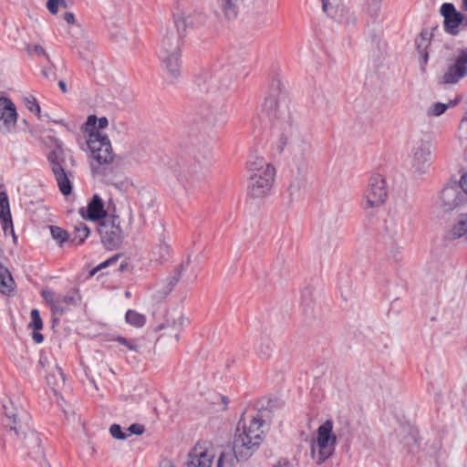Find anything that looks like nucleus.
<instances>
[{
  "mask_svg": "<svg viewBox=\"0 0 467 467\" xmlns=\"http://www.w3.org/2000/svg\"><path fill=\"white\" fill-rule=\"evenodd\" d=\"M262 109L270 123L273 135L277 140V150L280 152L287 150L292 161L298 166L303 165L310 150V139L295 119L288 94L280 83L272 87Z\"/></svg>",
  "mask_w": 467,
  "mask_h": 467,
  "instance_id": "1",
  "label": "nucleus"
},
{
  "mask_svg": "<svg viewBox=\"0 0 467 467\" xmlns=\"http://www.w3.org/2000/svg\"><path fill=\"white\" fill-rule=\"evenodd\" d=\"M3 409L7 420L6 425L16 433L24 447L28 450V456L41 465L45 461L41 440L37 433L30 429L25 421L26 415L23 410L16 407L12 400L5 401Z\"/></svg>",
  "mask_w": 467,
  "mask_h": 467,
  "instance_id": "2",
  "label": "nucleus"
},
{
  "mask_svg": "<svg viewBox=\"0 0 467 467\" xmlns=\"http://www.w3.org/2000/svg\"><path fill=\"white\" fill-rule=\"evenodd\" d=\"M266 430L263 412L258 411L248 422L238 428L233 442V451L237 461L250 458L262 443Z\"/></svg>",
  "mask_w": 467,
  "mask_h": 467,
  "instance_id": "3",
  "label": "nucleus"
},
{
  "mask_svg": "<svg viewBox=\"0 0 467 467\" xmlns=\"http://www.w3.org/2000/svg\"><path fill=\"white\" fill-rule=\"evenodd\" d=\"M248 194L259 199L269 194L275 178V167L263 157L254 156L246 163Z\"/></svg>",
  "mask_w": 467,
  "mask_h": 467,
  "instance_id": "4",
  "label": "nucleus"
},
{
  "mask_svg": "<svg viewBox=\"0 0 467 467\" xmlns=\"http://www.w3.org/2000/svg\"><path fill=\"white\" fill-rule=\"evenodd\" d=\"M159 57L162 67L172 78L181 74V48L179 39L173 28L164 27L161 29Z\"/></svg>",
  "mask_w": 467,
  "mask_h": 467,
  "instance_id": "5",
  "label": "nucleus"
},
{
  "mask_svg": "<svg viewBox=\"0 0 467 467\" xmlns=\"http://www.w3.org/2000/svg\"><path fill=\"white\" fill-rule=\"evenodd\" d=\"M337 436L333 432V422L326 420L321 424L316 437L311 442V457L317 463L321 464L328 459L335 451Z\"/></svg>",
  "mask_w": 467,
  "mask_h": 467,
  "instance_id": "6",
  "label": "nucleus"
},
{
  "mask_svg": "<svg viewBox=\"0 0 467 467\" xmlns=\"http://www.w3.org/2000/svg\"><path fill=\"white\" fill-rule=\"evenodd\" d=\"M389 196V185L380 173L370 175L364 191L363 199L366 209H376L383 205Z\"/></svg>",
  "mask_w": 467,
  "mask_h": 467,
  "instance_id": "7",
  "label": "nucleus"
},
{
  "mask_svg": "<svg viewBox=\"0 0 467 467\" xmlns=\"http://www.w3.org/2000/svg\"><path fill=\"white\" fill-rule=\"evenodd\" d=\"M92 158L99 164H109L114 160L110 141L106 134L99 130H91L87 141Z\"/></svg>",
  "mask_w": 467,
  "mask_h": 467,
  "instance_id": "8",
  "label": "nucleus"
},
{
  "mask_svg": "<svg viewBox=\"0 0 467 467\" xmlns=\"http://www.w3.org/2000/svg\"><path fill=\"white\" fill-rule=\"evenodd\" d=\"M431 166V143L420 140L411 149L410 167L416 175L426 174Z\"/></svg>",
  "mask_w": 467,
  "mask_h": 467,
  "instance_id": "9",
  "label": "nucleus"
},
{
  "mask_svg": "<svg viewBox=\"0 0 467 467\" xmlns=\"http://www.w3.org/2000/svg\"><path fill=\"white\" fill-rule=\"evenodd\" d=\"M465 77H467V47L459 49L451 57L441 77V82L445 85H454Z\"/></svg>",
  "mask_w": 467,
  "mask_h": 467,
  "instance_id": "10",
  "label": "nucleus"
},
{
  "mask_svg": "<svg viewBox=\"0 0 467 467\" xmlns=\"http://www.w3.org/2000/svg\"><path fill=\"white\" fill-rule=\"evenodd\" d=\"M47 159L60 192L64 195L70 194L72 188L69 181V173L66 172L63 167L64 150L60 144L57 145V147L49 152Z\"/></svg>",
  "mask_w": 467,
  "mask_h": 467,
  "instance_id": "11",
  "label": "nucleus"
},
{
  "mask_svg": "<svg viewBox=\"0 0 467 467\" xmlns=\"http://www.w3.org/2000/svg\"><path fill=\"white\" fill-rule=\"evenodd\" d=\"M44 300L50 306L54 315H63L70 306H76L80 296L78 291H71L66 295H57L52 290H43L41 293Z\"/></svg>",
  "mask_w": 467,
  "mask_h": 467,
  "instance_id": "12",
  "label": "nucleus"
},
{
  "mask_svg": "<svg viewBox=\"0 0 467 467\" xmlns=\"http://www.w3.org/2000/svg\"><path fill=\"white\" fill-rule=\"evenodd\" d=\"M99 233L103 244L109 250L118 248L122 243L123 232L116 216L101 222L99 226Z\"/></svg>",
  "mask_w": 467,
  "mask_h": 467,
  "instance_id": "13",
  "label": "nucleus"
},
{
  "mask_svg": "<svg viewBox=\"0 0 467 467\" xmlns=\"http://www.w3.org/2000/svg\"><path fill=\"white\" fill-rule=\"evenodd\" d=\"M171 254L170 239L165 229L161 225L156 233L150 249V261L158 265L167 262Z\"/></svg>",
  "mask_w": 467,
  "mask_h": 467,
  "instance_id": "14",
  "label": "nucleus"
},
{
  "mask_svg": "<svg viewBox=\"0 0 467 467\" xmlns=\"http://www.w3.org/2000/svg\"><path fill=\"white\" fill-rule=\"evenodd\" d=\"M441 14L444 18L445 31L451 35L455 36L461 28L467 27V16L458 12L452 4H443L441 7Z\"/></svg>",
  "mask_w": 467,
  "mask_h": 467,
  "instance_id": "15",
  "label": "nucleus"
},
{
  "mask_svg": "<svg viewBox=\"0 0 467 467\" xmlns=\"http://www.w3.org/2000/svg\"><path fill=\"white\" fill-rule=\"evenodd\" d=\"M206 22L207 16L201 11H194L188 16L178 14L174 16V26L178 34H183L187 28H200L205 26Z\"/></svg>",
  "mask_w": 467,
  "mask_h": 467,
  "instance_id": "16",
  "label": "nucleus"
},
{
  "mask_svg": "<svg viewBox=\"0 0 467 467\" xmlns=\"http://www.w3.org/2000/svg\"><path fill=\"white\" fill-rule=\"evenodd\" d=\"M213 458L212 450L197 443L189 453L185 467H211Z\"/></svg>",
  "mask_w": 467,
  "mask_h": 467,
  "instance_id": "17",
  "label": "nucleus"
},
{
  "mask_svg": "<svg viewBox=\"0 0 467 467\" xmlns=\"http://www.w3.org/2000/svg\"><path fill=\"white\" fill-rule=\"evenodd\" d=\"M232 79V76L224 71H214L205 80V91L213 95L222 94L229 88Z\"/></svg>",
  "mask_w": 467,
  "mask_h": 467,
  "instance_id": "18",
  "label": "nucleus"
},
{
  "mask_svg": "<svg viewBox=\"0 0 467 467\" xmlns=\"http://www.w3.org/2000/svg\"><path fill=\"white\" fill-rule=\"evenodd\" d=\"M463 199V194L457 186L445 187L439 196L438 205L442 212H450L456 208Z\"/></svg>",
  "mask_w": 467,
  "mask_h": 467,
  "instance_id": "19",
  "label": "nucleus"
},
{
  "mask_svg": "<svg viewBox=\"0 0 467 467\" xmlns=\"http://www.w3.org/2000/svg\"><path fill=\"white\" fill-rule=\"evenodd\" d=\"M16 123V111L13 102L6 98H0V131L7 132Z\"/></svg>",
  "mask_w": 467,
  "mask_h": 467,
  "instance_id": "20",
  "label": "nucleus"
},
{
  "mask_svg": "<svg viewBox=\"0 0 467 467\" xmlns=\"http://www.w3.org/2000/svg\"><path fill=\"white\" fill-rule=\"evenodd\" d=\"M402 226L394 217H389L384 223L383 238L387 244L394 245L401 235Z\"/></svg>",
  "mask_w": 467,
  "mask_h": 467,
  "instance_id": "21",
  "label": "nucleus"
},
{
  "mask_svg": "<svg viewBox=\"0 0 467 467\" xmlns=\"http://www.w3.org/2000/svg\"><path fill=\"white\" fill-rule=\"evenodd\" d=\"M188 324V318L183 316H178L176 318H172L171 320L167 319L164 323L160 324L156 330H163L170 328L171 333L173 334V341H179V333L180 331Z\"/></svg>",
  "mask_w": 467,
  "mask_h": 467,
  "instance_id": "22",
  "label": "nucleus"
},
{
  "mask_svg": "<svg viewBox=\"0 0 467 467\" xmlns=\"http://www.w3.org/2000/svg\"><path fill=\"white\" fill-rule=\"evenodd\" d=\"M107 212L102 199L98 194H95L88 205V218L91 221H97L105 218Z\"/></svg>",
  "mask_w": 467,
  "mask_h": 467,
  "instance_id": "23",
  "label": "nucleus"
},
{
  "mask_svg": "<svg viewBox=\"0 0 467 467\" xmlns=\"http://www.w3.org/2000/svg\"><path fill=\"white\" fill-rule=\"evenodd\" d=\"M322 8L324 12L335 19L341 22L344 19L348 10L340 5L338 0H323Z\"/></svg>",
  "mask_w": 467,
  "mask_h": 467,
  "instance_id": "24",
  "label": "nucleus"
},
{
  "mask_svg": "<svg viewBox=\"0 0 467 467\" xmlns=\"http://www.w3.org/2000/svg\"><path fill=\"white\" fill-rule=\"evenodd\" d=\"M0 219L3 222L5 232L7 230L8 226L13 227L9 201L5 192H0ZM11 230L13 231V228H11Z\"/></svg>",
  "mask_w": 467,
  "mask_h": 467,
  "instance_id": "25",
  "label": "nucleus"
},
{
  "mask_svg": "<svg viewBox=\"0 0 467 467\" xmlns=\"http://www.w3.org/2000/svg\"><path fill=\"white\" fill-rule=\"evenodd\" d=\"M223 16L232 20L237 16L239 0H217Z\"/></svg>",
  "mask_w": 467,
  "mask_h": 467,
  "instance_id": "26",
  "label": "nucleus"
},
{
  "mask_svg": "<svg viewBox=\"0 0 467 467\" xmlns=\"http://www.w3.org/2000/svg\"><path fill=\"white\" fill-rule=\"evenodd\" d=\"M191 258L190 256L187 257L186 260L182 261L173 271L172 275L167 278L168 283V292H171L173 287L177 285V283L180 281L182 274L187 270L188 266L190 265Z\"/></svg>",
  "mask_w": 467,
  "mask_h": 467,
  "instance_id": "27",
  "label": "nucleus"
},
{
  "mask_svg": "<svg viewBox=\"0 0 467 467\" xmlns=\"http://www.w3.org/2000/svg\"><path fill=\"white\" fill-rule=\"evenodd\" d=\"M450 234L451 238L465 236L467 239V213L460 214L452 225Z\"/></svg>",
  "mask_w": 467,
  "mask_h": 467,
  "instance_id": "28",
  "label": "nucleus"
},
{
  "mask_svg": "<svg viewBox=\"0 0 467 467\" xmlns=\"http://www.w3.org/2000/svg\"><path fill=\"white\" fill-rule=\"evenodd\" d=\"M457 100H450L448 103L436 102L431 105L426 111L428 117H439L442 115L449 108L456 106Z\"/></svg>",
  "mask_w": 467,
  "mask_h": 467,
  "instance_id": "29",
  "label": "nucleus"
},
{
  "mask_svg": "<svg viewBox=\"0 0 467 467\" xmlns=\"http://www.w3.org/2000/svg\"><path fill=\"white\" fill-rule=\"evenodd\" d=\"M88 234V227L84 223H79L75 226L73 237L70 239V243L79 245L84 242Z\"/></svg>",
  "mask_w": 467,
  "mask_h": 467,
  "instance_id": "30",
  "label": "nucleus"
},
{
  "mask_svg": "<svg viewBox=\"0 0 467 467\" xmlns=\"http://www.w3.org/2000/svg\"><path fill=\"white\" fill-rule=\"evenodd\" d=\"M125 319L128 324L135 327H141L146 322V317L144 315L132 309L127 311Z\"/></svg>",
  "mask_w": 467,
  "mask_h": 467,
  "instance_id": "31",
  "label": "nucleus"
},
{
  "mask_svg": "<svg viewBox=\"0 0 467 467\" xmlns=\"http://www.w3.org/2000/svg\"><path fill=\"white\" fill-rule=\"evenodd\" d=\"M97 123H98V129L103 130L108 126L109 121L106 117L97 119V117L95 115H89L88 117L86 124H85L86 130L88 131L89 133L91 130H96Z\"/></svg>",
  "mask_w": 467,
  "mask_h": 467,
  "instance_id": "32",
  "label": "nucleus"
},
{
  "mask_svg": "<svg viewBox=\"0 0 467 467\" xmlns=\"http://www.w3.org/2000/svg\"><path fill=\"white\" fill-rule=\"evenodd\" d=\"M224 112L225 109L223 104L217 105L215 107H211L209 108V112L206 114V119L208 121L215 124L219 120H221Z\"/></svg>",
  "mask_w": 467,
  "mask_h": 467,
  "instance_id": "33",
  "label": "nucleus"
},
{
  "mask_svg": "<svg viewBox=\"0 0 467 467\" xmlns=\"http://www.w3.org/2000/svg\"><path fill=\"white\" fill-rule=\"evenodd\" d=\"M47 382L50 385L53 386H58L59 384H64L65 382V376L62 371V368L56 365L53 368L52 373H50L47 378Z\"/></svg>",
  "mask_w": 467,
  "mask_h": 467,
  "instance_id": "34",
  "label": "nucleus"
},
{
  "mask_svg": "<svg viewBox=\"0 0 467 467\" xmlns=\"http://www.w3.org/2000/svg\"><path fill=\"white\" fill-rule=\"evenodd\" d=\"M50 234L52 238L59 244L62 245L68 240L67 233L58 226H49Z\"/></svg>",
  "mask_w": 467,
  "mask_h": 467,
  "instance_id": "35",
  "label": "nucleus"
},
{
  "mask_svg": "<svg viewBox=\"0 0 467 467\" xmlns=\"http://www.w3.org/2000/svg\"><path fill=\"white\" fill-rule=\"evenodd\" d=\"M416 43H417V46H418V48H419L420 54H422V56L424 57V59L427 60L428 54L425 52V50L430 43V38H429L428 34L421 33L420 35V37L416 40Z\"/></svg>",
  "mask_w": 467,
  "mask_h": 467,
  "instance_id": "36",
  "label": "nucleus"
},
{
  "mask_svg": "<svg viewBox=\"0 0 467 467\" xmlns=\"http://www.w3.org/2000/svg\"><path fill=\"white\" fill-rule=\"evenodd\" d=\"M201 176H193L191 171L181 174L179 181L183 184L185 190H187L188 186H191L194 183V182L199 181Z\"/></svg>",
  "mask_w": 467,
  "mask_h": 467,
  "instance_id": "37",
  "label": "nucleus"
},
{
  "mask_svg": "<svg viewBox=\"0 0 467 467\" xmlns=\"http://www.w3.org/2000/svg\"><path fill=\"white\" fill-rule=\"evenodd\" d=\"M26 50L31 57H45L49 60V56L41 45L36 44L33 46H27Z\"/></svg>",
  "mask_w": 467,
  "mask_h": 467,
  "instance_id": "38",
  "label": "nucleus"
},
{
  "mask_svg": "<svg viewBox=\"0 0 467 467\" xmlns=\"http://www.w3.org/2000/svg\"><path fill=\"white\" fill-rule=\"evenodd\" d=\"M116 341L119 344L125 346L129 350L132 352H139L140 351V345L136 342L134 339H128L123 337H119L116 338Z\"/></svg>",
  "mask_w": 467,
  "mask_h": 467,
  "instance_id": "39",
  "label": "nucleus"
},
{
  "mask_svg": "<svg viewBox=\"0 0 467 467\" xmlns=\"http://www.w3.org/2000/svg\"><path fill=\"white\" fill-rule=\"evenodd\" d=\"M29 327L33 330H40L43 327V322L37 309H32L31 311V322Z\"/></svg>",
  "mask_w": 467,
  "mask_h": 467,
  "instance_id": "40",
  "label": "nucleus"
},
{
  "mask_svg": "<svg viewBox=\"0 0 467 467\" xmlns=\"http://www.w3.org/2000/svg\"><path fill=\"white\" fill-rule=\"evenodd\" d=\"M109 433L116 440H126L129 437L127 431H123L119 424H112L109 427Z\"/></svg>",
  "mask_w": 467,
  "mask_h": 467,
  "instance_id": "41",
  "label": "nucleus"
},
{
  "mask_svg": "<svg viewBox=\"0 0 467 467\" xmlns=\"http://www.w3.org/2000/svg\"><path fill=\"white\" fill-rule=\"evenodd\" d=\"M26 107L34 114H36L38 118H40V106L37 103L36 99L34 97H29L25 99Z\"/></svg>",
  "mask_w": 467,
  "mask_h": 467,
  "instance_id": "42",
  "label": "nucleus"
},
{
  "mask_svg": "<svg viewBox=\"0 0 467 467\" xmlns=\"http://www.w3.org/2000/svg\"><path fill=\"white\" fill-rule=\"evenodd\" d=\"M234 459L231 454L226 452H222L217 461L216 467H224L225 465L233 466Z\"/></svg>",
  "mask_w": 467,
  "mask_h": 467,
  "instance_id": "43",
  "label": "nucleus"
},
{
  "mask_svg": "<svg viewBox=\"0 0 467 467\" xmlns=\"http://www.w3.org/2000/svg\"><path fill=\"white\" fill-rule=\"evenodd\" d=\"M119 254H115L113 255L112 257H110L109 259L102 262L101 264H99L97 267H95L91 272H90V275H94L98 271L103 269V268H106L107 266L112 265L113 263H115L118 259H119Z\"/></svg>",
  "mask_w": 467,
  "mask_h": 467,
  "instance_id": "44",
  "label": "nucleus"
},
{
  "mask_svg": "<svg viewBox=\"0 0 467 467\" xmlns=\"http://www.w3.org/2000/svg\"><path fill=\"white\" fill-rule=\"evenodd\" d=\"M315 303L311 299L304 300L302 303L303 312L306 317H312L315 312Z\"/></svg>",
  "mask_w": 467,
  "mask_h": 467,
  "instance_id": "45",
  "label": "nucleus"
},
{
  "mask_svg": "<svg viewBox=\"0 0 467 467\" xmlns=\"http://www.w3.org/2000/svg\"><path fill=\"white\" fill-rule=\"evenodd\" d=\"M60 5H65V1L64 0H48L47 3V7L51 14L55 15L58 12Z\"/></svg>",
  "mask_w": 467,
  "mask_h": 467,
  "instance_id": "46",
  "label": "nucleus"
},
{
  "mask_svg": "<svg viewBox=\"0 0 467 467\" xmlns=\"http://www.w3.org/2000/svg\"><path fill=\"white\" fill-rule=\"evenodd\" d=\"M145 431V428L143 425H140V424H138V423H134V424H131L128 429H127V433L129 434V437L132 434H135V435H141L143 434V432Z\"/></svg>",
  "mask_w": 467,
  "mask_h": 467,
  "instance_id": "47",
  "label": "nucleus"
},
{
  "mask_svg": "<svg viewBox=\"0 0 467 467\" xmlns=\"http://www.w3.org/2000/svg\"><path fill=\"white\" fill-rule=\"evenodd\" d=\"M302 185H303V182L300 180H296V181L291 182L288 187V192H289L290 195H296L299 192Z\"/></svg>",
  "mask_w": 467,
  "mask_h": 467,
  "instance_id": "48",
  "label": "nucleus"
},
{
  "mask_svg": "<svg viewBox=\"0 0 467 467\" xmlns=\"http://www.w3.org/2000/svg\"><path fill=\"white\" fill-rule=\"evenodd\" d=\"M274 467H295V466L287 460L282 459V460L278 461L277 463L274 465Z\"/></svg>",
  "mask_w": 467,
  "mask_h": 467,
  "instance_id": "49",
  "label": "nucleus"
},
{
  "mask_svg": "<svg viewBox=\"0 0 467 467\" xmlns=\"http://www.w3.org/2000/svg\"><path fill=\"white\" fill-rule=\"evenodd\" d=\"M64 20L68 24H75V16L71 12H67L64 15Z\"/></svg>",
  "mask_w": 467,
  "mask_h": 467,
  "instance_id": "50",
  "label": "nucleus"
},
{
  "mask_svg": "<svg viewBox=\"0 0 467 467\" xmlns=\"http://www.w3.org/2000/svg\"><path fill=\"white\" fill-rule=\"evenodd\" d=\"M460 184L461 189L467 194V172L462 176Z\"/></svg>",
  "mask_w": 467,
  "mask_h": 467,
  "instance_id": "51",
  "label": "nucleus"
},
{
  "mask_svg": "<svg viewBox=\"0 0 467 467\" xmlns=\"http://www.w3.org/2000/svg\"><path fill=\"white\" fill-rule=\"evenodd\" d=\"M33 339L36 342V343H41L43 342L44 340V337L41 333L39 332H34L33 333Z\"/></svg>",
  "mask_w": 467,
  "mask_h": 467,
  "instance_id": "52",
  "label": "nucleus"
},
{
  "mask_svg": "<svg viewBox=\"0 0 467 467\" xmlns=\"http://www.w3.org/2000/svg\"><path fill=\"white\" fill-rule=\"evenodd\" d=\"M159 467H175V465L170 461H163Z\"/></svg>",
  "mask_w": 467,
  "mask_h": 467,
  "instance_id": "53",
  "label": "nucleus"
},
{
  "mask_svg": "<svg viewBox=\"0 0 467 467\" xmlns=\"http://www.w3.org/2000/svg\"><path fill=\"white\" fill-rule=\"evenodd\" d=\"M219 399L221 400L222 403L223 404V410H225L228 404V399L225 396H220Z\"/></svg>",
  "mask_w": 467,
  "mask_h": 467,
  "instance_id": "54",
  "label": "nucleus"
},
{
  "mask_svg": "<svg viewBox=\"0 0 467 467\" xmlns=\"http://www.w3.org/2000/svg\"><path fill=\"white\" fill-rule=\"evenodd\" d=\"M460 129L467 130V118L462 120Z\"/></svg>",
  "mask_w": 467,
  "mask_h": 467,
  "instance_id": "55",
  "label": "nucleus"
},
{
  "mask_svg": "<svg viewBox=\"0 0 467 467\" xmlns=\"http://www.w3.org/2000/svg\"><path fill=\"white\" fill-rule=\"evenodd\" d=\"M58 86L62 89L63 92L67 91L66 84L64 81H59Z\"/></svg>",
  "mask_w": 467,
  "mask_h": 467,
  "instance_id": "56",
  "label": "nucleus"
},
{
  "mask_svg": "<svg viewBox=\"0 0 467 467\" xmlns=\"http://www.w3.org/2000/svg\"><path fill=\"white\" fill-rule=\"evenodd\" d=\"M463 7L467 10V0H462Z\"/></svg>",
  "mask_w": 467,
  "mask_h": 467,
  "instance_id": "57",
  "label": "nucleus"
},
{
  "mask_svg": "<svg viewBox=\"0 0 467 467\" xmlns=\"http://www.w3.org/2000/svg\"><path fill=\"white\" fill-rule=\"evenodd\" d=\"M92 169H93V171H94V172H98V168H96L95 166H93V167H92Z\"/></svg>",
  "mask_w": 467,
  "mask_h": 467,
  "instance_id": "58",
  "label": "nucleus"
}]
</instances>
